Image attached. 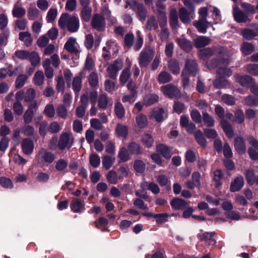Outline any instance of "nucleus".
<instances>
[{"instance_id":"1","label":"nucleus","mask_w":258,"mask_h":258,"mask_svg":"<svg viewBox=\"0 0 258 258\" xmlns=\"http://www.w3.org/2000/svg\"><path fill=\"white\" fill-rule=\"evenodd\" d=\"M58 25L61 28H66L71 32H75L80 27L79 19L75 16L64 13L59 19Z\"/></svg>"},{"instance_id":"2","label":"nucleus","mask_w":258,"mask_h":258,"mask_svg":"<svg viewBox=\"0 0 258 258\" xmlns=\"http://www.w3.org/2000/svg\"><path fill=\"white\" fill-rule=\"evenodd\" d=\"M124 8L125 9L129 8L135 12L140 21L144 22L146 20L147 10L143 4L139 3L135 0H128L125 2Z\"/></svg>"},{"instance_id":"3","label":"nucleus","mask_w":258,"mask_h":258,"mask_svg":"<svg viewBox=\"0 0 258 258\" xmlns=\"http://www.w3.org/2000/svg\"><path fill=\"white\" fill-rule=\"evenodd\" d=\"M223 58L218 63L216 62V64H213L211 66H208V67L211 68L218 67V69L217 73L219 77L221 78L229 77L232 75L231 70L226 67L228 63L229 54L227 53L226 54L223 55Z\"/></svg>"},{"instance_id":"4","label":"nucleus","mask_w":258,"mask_h":258,"mask_svg":"<svg viewBox=\"0 0 258 258\" xmlns=\"http://www.w3.org/2000/svg\"><path fill=\"white\" fill-rule=\"evenodd\" d=\"M154 56V50L151 47L144 48L140 52L138 60L141 68L147 67Z\"/></svg>"},{"instance_id":"5","label":"nucleus","mask_w":258,"mask_h":258,"mask_svg":"<svg viewBox=\"0 0 258 258\" xmlns=\"http://www.w3.org/2000/svg\"><path fill=\"white\" fill-rule=\"evenodd\" d=\"M74 140V139L72 134L62 133L60 137L58 143L59 149L63 150L66 148H71L73 144Z\"/></svg>"},{"instance_id":"6","label":"nucleus","mask_w":258,"mask_h":258,"mask_svg":"<svg viewBox=\"0 0 258 258\" xmlns=\"http://www.w3.org/2000/svg\"><path fill=\"white\" fill-rule=\"evenodd\" d=\"M217 53H219L220 57H223V55L227 53L225 52V50L222 48H219L216 49H214V50L210 48H207L201 50L199 52V55L201 58L205 60L211 57L214 54H217Z\"/></svg>"},{"instance_id":"7","label":"nucleus","mask_w":258,"mask_h":258,"mask_svg":"<svg viewBox=\"0 0 258 258\" xmlns=\"http://www.w3.org/2000/svg\"><path fill=\"white\" fill-rule=\"evenodd\" d=\"M38 163H52L55 160L54 154L47 151L46 149H41L36 156Z\"/></svg>"},{"instance_id":"8","label":"nucleus","mask_w":258,"mask_h":258,"mask_svg":"<svg viewBox=\"0 0 258 258\" xmlns=\"http://www.w3.org/2000/svg\"><path fill=\"white\" fill-rule=\"evenodd\" d=\"M123 65V61L119 59H117L113 63L110 64L106 70L108 77L111 79H115L118 72L122 68Z\"/></svg>"},{"instance_id":"9","label":"nucleus","mask_w":258,"mask_h":258,"mask_svg":"<svg viewBox=\"0 0 258 258\" xmlns=\"http://www.w3.org/2000/svg\"><path fill=\"white\" fill-rule=\"evenodd\" d=\"M163 93L169 98H178L180 96V92L178 89L172 84H168L161 87Z\"/></svg>"},{"instance_id":"10","label":"nucleus","mask_w":258,"mask_h":258,"mask_svg":"<svg viewBox=\"0 0 258 258\" xmlns=\"http://www.w3.org/2000/svg\"><path fill=\"white\" fill-rule=\"evenodd\" d=\"M91 26L98 31H103L105 27L104 18L98 14L94 15L91 20Z\"/></svg>"},{"instance_id":"11","label":"nucleus","mask_w":258,"mask_h":258,"mask_svg":"<svg viewBox=\"0 0 258 258\" xmlns=\"http://www.w3.org/2000/svg\"><path fill=\"white\" fill-rule=\"evenodd\" d=\"M81 105L78 106L76 110V115L78 117H83L85 113L86 108L89 103V98L87 95L83 94L80 98Z\"/></svg>"},{"instance_id":"12","label":"nucleus","mask_w":258,"mask_h":258,"mask_svg":"<svg viewBox=\"0 0 258 258\" xmlns=\"http://www.w3.org/2000/svg\"><path fill=\"white\" fill-rule=\"evenodd\" d=\"M234 78L235 82L239 83L242 86H248L250 89L251 87L256 86L254 84V80L249 76H240L239 75H235L234 76Z\"/></svg>"},{"instance_id":"13","label":"nucleus","mask_w":258,"mask_h":258,"mask_svg":"<svg viewBox=\"0 0 258 258\" xmlns=\"http://www.w3.org/2000/svg\"><path fill=\"white\" fill-rule=\"evenodd\" d=\"M64 47L68 52L71 53L78 54L80 52L76 39L72 37L68 39Z\"/></svg>"},{"instance_id":"14","label":"nucleus","mask_w":258,"mask_h":258,"mask_svg":"<svg viewBox=\"0 0 258 258\" xmlns=\"http://www.w3.org/2000/svg\"><path fill=\"white\" fill-rule=\"evenodd\" d=\"M233 14L234 20L238 23H246L250 21L248 15L240 10L238 8H235L233 9Z\"/></svg>"},{"instance_id":"15","label":"nucleus","mask_w":258,"mask_h":258,"mask_svg":"<svg viewBox=\"0 0 258 258\" xmlns=\"http://www.w3.org/2000/svg\"><path fill=\"white\" fill-rule=\"evenodd\" d=\"M241 34L244 39L250 40L258 36V26H255L252 29H243L241 31Z\"/></svg>"},{"instance_id":"16","label":"nucleus","mask_w":258,"mask_h":258,"mask_svg":"<svg viewBox=\"0 0 258 258\" xmlns=\"http://www.w3.org/2000/svg\"><path fill=\"white\" fill-rule=\"evenodd\" d=\"M194 26L197 29L198 31L202 33H205L208 28L212 24L209 22L207 19H199L193 23Z\"/></svg>"},{"instance_id":"17","label":"nucleus","mask_w":258,"mask_h":258,"mask_svg":"<svg viewBox=\"0 0 258 258\" xmlns=\"http://www.w3.org/2000/svg\"><path fill=\"white\" fill-rule=\"evenodd\" d=\"M178 15L180 21L184 24H189L194 19L191 11H188L184 8H181L179 10Z\"/></svg>"},{"instance_id":"18","label":"nucleus","mask_w":258,"mask_h":258,"mask_svg":"<svg viewBox=\"0 0 258 258\" xmlns=\"http://www.w3.org/2000/svg\"><path fill=\"white\" fill-rule=\"evenodd\" d=\"M98 102L99 107L103 109L111 107L113 104L112 99L104 94L99 95Z\"/></svg>"},{"instance_id":"19","label":"nucleus","mask_w":258,"mask_h":258,"mask_svg":"<svg viewBox=\"0 0 258 258\" xmlns=\"http://www.w3.org/2000/svg\"><path fill=\"white\" fill-rule=\"evenodd\" d=\"M234 148L240 154H243L246 151V145L244 139L241 137H237L234 141Z\"/></svg>"},{"instance_id":"20","label":"nucleus","mask_w":258,"mask_h":258,"mask_svg":"<svg viewBox=\"0 0 258 258\" xmlns=\"http://www.w3.org/2000/svg\"><path fill=\"white\" fill-rule=\"evenodd\" d=\"M21 146L23 153L26 155L31 154L34 148L33 141L28 138H26L23 141Z\"/></svg>"},{"instance_id":"21","label":"nucleus","mask_w":258,"mask_h":258,"mask_svg":"<svg viewBox=\"0 0 258 258\" xmlns=\"http://www.w3.org/2000/svg\"><path fill=\"white\" fill-rule=\"evenodd\" d=\"M244 185V179L242 175H238L230 185V191L235 192L239 190Z\"/></svg>"},{"instance_id":"22","label":"nucleus","mask_w":258,"mask_h":258,"mask_svg":"<svg viewBox=\"0 0 258 258\" xmlns=\"http://www.w3.org/2000/svg\"><path fill=\"white\" fill-rule=\"evenodd\" d=\"M156 151L160 153L164 158L170 159L172 156L171 149L164 144H159L156 146Z\"/></svg>"},{"instance_id":"23","label":"nucleus","mask_w":258,"mask_h":258,"mask_svg":"<svg viewBox=\"0 0 258 258\" xmlns=\"http://www.w3.org/2000/svg\"><path fill=\"white\" fill-rule=\"evenodd\" d=\"M70 206L72 210L75 213H81L85 210L84 204L78 199H74Z\"/></svg>"},{"instance_id":"24","label":"nucleus","mask_w":258,"mask_h":258,"mask_svg":"<svg viewBox=\"0 0 258 258\" xmlns=\"http://www.w3.org/2000/svg\"><path fill=\"white\" fill-rule=\"evenodd\" d=\"M169 70L175 75H177L180 73V67L178 61L175 58L170 59L167 63Z\"/></svg>"},{"instance_id":"25","label":"nucleus","mask_w":258,"mask_h":258,"mask_svg":"<svg viewBox=\"0 0 258 258\" xmlns=\"http://www.w3.org/2000/svg\"><path fill=\"white\" fill-rule=\"evenodd\" d=\"M183 71L185 73L195 75L197 71V64L194 60H187L185 64V68Z\"/></svg>"},{"instance_id":"26","label":"nucleus","mask_w":258,"mask_h":258,"mask_svg":"<svg viewBox=\"0 0 258 258\" xmlns=\"http://www.w3.org/2000/svg\"><path fill=\"white\" fill-rule=\"evenodd\" d=\"M115 132L117 137L125 138L128 135V128L125 125L118 123L115 127Z\"/></svg>"},{"instance_id":"27","label":"nucleus","mask_w":258,"mask_h":258,"mask_svg":"<svg viewBox=\"0 0 258 258\" xmlns=\"http://www.w3.org/2000/svg\"><path fill=\"white\" fill-rule=\"evenodd\" d=\"M222 127L228 138H231L234 136V132L230 123L225 119H221Z\"/></svg>"},{"instance_id":"28","label":"nucleus","mask_w":258,"mask_h":258,"mask_svg":"<svg viewBox=\"0 0 258 258\" xmlns=\"http://www.w3.org/2000/svg\"><path fill=\"white\" fill-rule=\"evenodd\" d=\"M26 14L25 8L19 5V3H15L12 10L13 16L15 18H20L24 17Z\"/></svg>"},{"instance_id":"29","label":"nucleus","mask_w":258,"mask_h":258,"mask_svg":"<svg viewBox=\"0 0 258 258\" xmlns=\"http://www.w3.org/2000/svg\"><path fill=\"white\" fill-rule=\"evenodd\" d=\"M171 207L174 209L181 210L184 209L187 205L186 202L181 199L174 198L170 203Z\"/></svg>"},{"instance_id":"30","label":"nucleus","mask_w":258,"mask_h":258,"mask_svg":"<svg viewBox=\"0 0 258 258\" xmlns=\"http://www.w3.org/2000/svg\"><path fill=\"white\" fill-rule=\"evenodd\" d=\"M210 42L211 40L209 37L203 36H199L194 40L195 45L198 48L208 45Z\"/></svg>"},{"instance_id":"31","label":"nucleus","mask_w":258,"mask_h":258,"mask_svg":"<svg viewBox=\"0 0 258 258\" xmlns=\"http://www.w3.org/2000/svg\"><path fill=\"white\" fill-rule=\"evenodd\" d=\"M169 23L170 26L174 29H176L178 27L177 13L175 9H172L170 11Z\"/></svg>"},{"instance_id":"32","label":"nucleus","mask_w":258,"mask_h":258,"mask_svg":"<svg viewBox=\"0 0 258 258\" xmlns=\"http://www.w3.org/2000/svg\"><path fill=\"white\" fill-rule=\"evenodd\" d=\"M172 80V76L166 71H161L157 78V80L160 84H165L170 82Z\"/></svg>"},{"instance_id":"33","label":"nucleus","mask_w":258,"mask_h":258,"mask_svg":"<svg viewBox=\"0 0 258 258\" xmlns=\"http://www.w3.org/2000/svg\"><path fill=\"white\" fill-rule=\"evenodd\" d=\"M136 122L138 127L141 128L146 127L148 124L147 118L142 113H140L136 116Z\"/></svg>"},{"instance_id":"34","label":"nucleus","mask_w":258,"mask_h":258,"mask_svg":"<svg viewBox=\"0 0 258 258\" xmlns=\"http://www.w3.org/2000/svg\"><path fill=\"white\" fill-rule=\"evenodd\" d=\"M114 161V156L105 155L102 157V165L106 170H108L112 167Z\"/></svg>"},{"instance_id":"35","label":"nucleus","mask_w":258,"mask_h":258,"mask_svg":"<svg viewBox=\"0 0 258 258\" xmlns=\"http://www.w3.org/2000/svg\"><path fill=\"white\" fill-rule=\"evenodd\" d=\"M154 141L152 136L148 134L143 135L141 139L142 144L147 148H150L153 146Z\"/></svg>"},{"instance_id":"36","label":"nucleus","mask_w":258,"mask_h":258,"mask_svg":"<svg viewBox=\"0 0 258 258\" xmlns=\"http://www.w3.org/2000/svg\"><path fill=\"white\" fill-rule=\"evenodd\" d=\"M114 112L117 117L120 119L124 116L125 110L120 102H117L114 105Z\"/></svg>"},{"instance_id":"37","label":"nucleus","mask_w":258,"mask_h":258,"mask_svg":"<svg viewBox=\"0 0 258 258\" xmlns=\"http://www.w3.org/2000/svg\"><path fill=\"white\" fill-rule=\"evenodd\" d=\"M19 39L24 41L26 46H29L32 43V39L31 35L28 32H22L19 34Z\"/></svg>"},{"instance_id":"38","label":"nucleus","mask_w":258,"mask_h":258,"mask_svg":"<svg viewBox=\"0 0 258 258\" xmlns=\"http://www.w3.org/2000/svg\"><path fill=\"white\" fill-rule=\"evenodd\" d=\"M82 86V78L80 76H76L73 79L72 83L73 89L75 93H79Z\"/></svg>"},{"instance_id":"39","label":"nucleus","mask_w":258,"mask_h":258,"mask_svg":"<svg viewBox=\"0 0 258 258\" xmlns=\"http://www.w3.org/2000/svg\"><path fill=\"white\" fill-rule=\"evenodd\" d=\"M180 46L185 51H189L192 48L191 42L184 38H180L177 39Z\"/></svg>"},{"instance_id":"40","label":"nucleus","mask_w":258,"mask_h":258,"mask_svg":"<svg viewBox=\"0 0 258 258\" xmlns=\"http://www.w3.org/2000/svg\"><path fill=\"white\" fill-rule=\"evenodd\" d=\"M128 150L132 154L139 155L142 153L140 146L135 142H131L128 144Z\"/></svg>"},{"instance_id":"41","label":"nucleus","mask_w":258,"mask_h":258,"mask_svg":"<svg viewBox=\"0 0 258 258\" xmlns=\"http://www.w3.org/2000/svg\"><path fill=\"white\" fill-rule=\"evenodd\" d=\"M215 232H205L203 234H199L198 237L201 240H210L212 244H214L216 243V241L213 239V237L215 235Z\"/></svg>"},{"instance_id":"42","label":"nucleus","mask_w":258,"mask_h":258,"mask_svg":"<svg viewBox=\"0 0 258 258\" xmlns=\"http://www.w3.org/2000/svg\"><path fill=\"white\" fill-rule=\"evenodd\" d=\"M247 182L250 185L255 183V177L254 171L250 169H245L244 173Z\"/></svg>"},{"instance_id":"43","label":"nucleus","mask_w":258,"mask_h":258,"mask_svg":"<svg viewBox=\"0 0 258 258\" xmlns=\"http://www.w3.org/2000/svg\"><path fill=\"white\" fill-rule=\"evenodd\" d=\"M158 96L154 94H150L146 95L144 99V104L147 106L151 105L157 102L158 100Z\"/></svg>"},{"instance_id":"44","label":"nucleus","mask_w":258,"mask_h":258,"mask_svg":"<svg viewBox=\"0 0 258 258\" xmlns=\"http://www.w3.org/2000/svg\"><path fill=\"white\" fill-rule=\"evenodd\" d=\"M241 50L244 54L248 55L254 51L253 46L250 43L245 42L241 45Z\"/></svg>"},{"instance_id":"45","label":"nucleus","mask_w":258,"mask_h":258,"mask_svg":"<svg viewBox=\"0 0 258 258\" xmlns=\"http://www.w3.org/2000/svg\"><path fill=\"white\" fill-rule=\"evenodd\" d=\"M34 81L35 85L37 86L42 85L44 83V77L43 73L41 71L36 72L34 76Z\"/></svg>"},{"instance_id":"46","label":"nucleus","mask_w":258,"mask_h":258,"mask_svg":"<svg viewBox=\"0 0 258 258\" xmlns=\"http://www.w3.org/2000/svg\"><path fill=\"white\" fill-rule=\"evenodd\" d=\"M195 137L198 143L202 147L205 148L206 146V141L203 136L202 132L198 130L195 134Z\"/></svg>"},{"instance_id":"47","label":"nucleus","mask_w":258,"mask_h":258,"mask_svg":"<svg viewBox=\"0 0 258 258\" xmlns=\"http://www.w3.org/2000/svg\"><path fill=\"white\" fill-rule=\"evenodd\" d=\"M43 112L44 114L48 117H53L55 114L53 105L50 103L47 104L44 108Z\"/></svg>"},{"instance_id":"48","label":"nucleus","mask_w":258,"mask_h":258,"mask_svg":"<svg viewBox=\"0 0 258 258\" xmlns=\"http://www.w3.org/2000/svg\"><path fill=\"white\" fill-rule=\"evenodd\" d=\"M244 103L249 106H258V97L248 96L244 98Z\"/></svg>"},{"instance_id":"49","label":"nucleus","mask_w":258,"mask_h":258,"mask_svg":"<svg viewBox=\"0 0 258 258\" xmlns=\"http://www.w3.org/2000/svg\"><path fill=\"white\" fill-rule=\"evenodd\" d=\"M164 113V110L162 108L155 109L153 111L152 116L157 121L160 122L163 120Z\"/></svg>"},{"instance_id":"50","label":"nucleus","mask_w":258,"mask_h":258,"mask_svg":"<svg viewBox=\"0 0 258 258\" xmlns=\"http://www.w3.org/2000/svg\"><path fill=\"white\" fill-rule=\"evenodd\" d=\"M39 14V10L35 7L29 8L27 11L28 17L30 20H33L37 18Z\"/></svg>"},{"instance_id":"51","label":"nucleus","mask_w":258,"mask_h":258,"mask_svg":"<svg viewBox=\"0 0 258 258\" xmlns=\"http://www.w3.org/2000/svg\"><path fill=\"white\" fill-rule=\"evenodd\" d=\"M35 96V90L33 88H29L25 93L24 100L26 102H31L34 99Z\"/></svg>"},{"instance_id":"52","label":"nucleus","mask_w":258,"mask_h":258,"mask_svg":"<svg viewBox=\"0 0 258 258\" xmlns=\"http://www.w3.org/2000/svg\"><path fill=\"white\" fill-rule=\"evenodd\" d=\"M130 69L127 68L124 69L120 76L119 80L120 82L123 84L126 83L130 78Z\"/></svg>"},{"instance_id":"53","label":"nucleus","mask_w":258,"mask_h":258,"mask_svg":"<svg viewBox=\"0 0 258 258\" xmlns=\"http://www.w3.org/2000/svg\"><path fill=\"white\" fill-rule=\"evenodd\" d=\"M213 180L216 182L215 186L216 187H218L222 184L221 182V180L223 176L222 171L219 169L216 170L213 172Z\"/></svg>"},{"instance_id":"54","label":"nucleus","mask_w":258,"mask_h":258,"mask_svg":"<svg viewBox=\"0 0 258 258\" xmlns=\"http://www.w3.org/2000/svg\"><path fill=\"white\" fill-rule=\"evenodd\" d=\"M234 121L239 124H241L244 122V115L243 111L241 109L236 110L234 112Z\"/></svg>"},{"instance_id":"55","label":"nucleus","mask_w":258,"mask_h":258,"mask_svg":"<svg viewBox=\"0 0 258 258\" xmlns=\"http://www.w3.org/2000/svg\"><path fill=\"white\" fill-rule=\"evenodd\" d=\"M28 57H29V60L32 65L33 66L38 65L40 62V56L35 51H33L31 53H29Z\"/></svg>"},{"instance_id":"56","label":"nucleus","mask_w":258,"mask_h":258,"mask_svg":"<svg viewBox=\"0 0 258 258\" xmlns=\"http://www.w3.org/2000/svg\"><path fill=\"white\" fill-rule=\"evenodd\" d=\"M57 15V11L55 8H51L47 12L46 20L48 23H51L54 21Z\"/></svg>"},{"instance_id":"57","label":"nucleus","mask_w":258,"mask_h":258,"mask_svg":"<svg viewBox=\"0 0 258 258\" xmlns=\"http://www.w3.org/2000/svg\"><path fill=\"white\" fill-rule=\"evenodd\" d=\"M0 184L5 188H12L14 184L12 181L6 177H2L0 178Z\"/></svg>"},{"instance_id":"58","label":"nucleus","mask_w":258,"mask_h":258,"mask_svg":"<svg viewBox=\"0 0 258 258\" xmlns=\"http://www.w3.org/2000/svg\"><path fill=\"white\" fill-rule=\"evenodd\" d=\"M158 27V23L155 17H150L147 22L146 28L149 30L157 29Z\"/></svg>"},{"instance_id":"59","label":"nucleus","mask_w":258,"mask_h":258,"mask_svg":"<svg viewBox=\"0 0 258 258\" xmlns=\"http://www.w3.org/2000/svg\"><path fill=\"white\" fill-rule=\"evenodd\" d=\"M91 8H83L81 12V18L84 21L86 22H88L90 21L91 19Z\"/></svg>"},{"instance_id":"60","label":"nucleus","mask_w":258,"mask_h":258,"mask_svg":"<svg viewBox=\"0 0 258 258\" xmlns=\"http://www.w3.org/2000/svg\"><path fill=\"white\" fill-rule=\"evenodd\" d=\"M68 164V161L63 159H59L56 162L55 167L58 171L64 170Z\"/></svg>"},{"instance_id":"61","label":"nucleus","mask_w":258,"mask_h":258,"mask_svg":"<svg viewBox=\"0 0 258 258\" xmlns=\"http://www.w3.org/2000/svg\"><path fill=\"white\" fill-rule=\"evenodd\" d=\"M221 100L228 105H233L235 103V99L234 97L227 94L222 96Z\"/></svg>"},{"instance_id":"62","label":"nucleus","mask_w":258,"mask_h":258,"mask_svg":"<svg viewBox=\"0 0 258 258\" xmlns=\"http://www.w3.org/2000/svg\"><path fill=\"white\" fill-rule=\"evenodd\" d=\"M247 72L253 76H258V64H248L246 66Z\"/></svg>"},{"instance_id":"63","label":"nucleus","mask_w":258,"mask_h":258,"mask_svg":"<svg viewBox=\"0 0 258 258\" xmlns=\"http://www.w3.org/2000/svg\"><path fill=\"white\" fill-rule=\"evenodd\" d=\"M105 151L111 155L114 156L115 152L114 143L111 141H108L105 144Z\"/></svg>"},{"instance_id":"64","label":"nucleus","mask_w":258,"mask_h":258,"mask_svg":"<svg viewBox=\"0 0 258 258\" xmlns=\"http://www.w3.org/2000/svg\"><path fill=\"white\" fill-rule=\"evenodd\" d=\"M58 116L62 118H66L68 116V110L64 105H58L56 109Z\"/></svg>"}]
</instances>
